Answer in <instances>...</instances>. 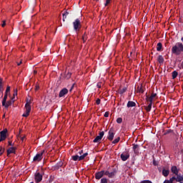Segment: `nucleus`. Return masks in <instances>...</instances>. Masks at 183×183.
Listing matches in <instances>:
<instances>
[{"mask_svg":"<svg viewBox=\"0 0 183 183\" xmlns=\"http://www.w3.org/2000/svg\"><path fill=\"white\" fill-rule=\"evenodd\" d=\"M183 52V44L181 42H177L172 48V53L174 55H181Z\"/></svg>","mask_w":183,"mask_h":183,"instance_id":"nucleus-1","label":"nucleus"},{"mask_svg":"<svg viewBox=\"0 0 183 183\" xmlns=\"http://www.w3.org/2000/svg\"><path fill=\"white\" fill-rule=\"evenodd\" d=\"M73 26L75 32H79V29L82 27V25L81 24V19H76L73 22Z\"/></svg>","mask_w":183,"mask_h":183,"instance_id":"nucleus-2","label":"nucleus"},{"mask_svg":"<svg viewBox=\"0 0 183 183\" xmlns=\"http://www.w3.org/2000/svg\"><path fill=\"white\" fill-rule=\"evenodd\" d=\"M44 154H45V150H42L40 153H37L33 159L34 162H41L42 158H44Z\"/></svg>","mask_w":183,"mask_h":183,"instance_id":"nucleus-3","label":"nucleus"},{"mask_svg":"<svg viewBox=\"0 0 183 183\" xmlns=\"http://www.w3.org/2000/svg\"><path fill=\"white\" fill-rule=\"evenodd\" d=\"M117 172V169H113L111 172H109V171H106L104 175H107L109 178H114Z\"/></svg>","mask_w":183,"mask_h":183,"instance_id":"nucleus-4","label":"nucleus"},{"mask_svg":"<svg viewBox=\"0 0 183 183\" xmlns=\"http://www.w3.org/2000/svg\"><path fill=\"white\" fill-rule=\"evenodd\" d=\"M6 134H8L7 129H4L1 132H0V142H2V141H5L6 139Z\"/></svg>","mask_w":183,"mask_h":183,"instance_id":"nucleus-5","label":"nucleus"},{"mask_svg":"<svg viewBox=\"0 0 183 183\" xmlns=\"http://www.w3.org/2000/svg\"><path fill=\"white\" fill-rule=\"evenodd\" d=\"M114 137H115V129L112 127L108 132L107 139L109 141H114Z\"/></svg>","mask_w":183,"mask_h":183,"instance_id":"nucleus-6","label":"nucleus"},{"mask_svg":"<svg viewBox=\"0 0 183 183\" xmlns=\"http://www.w3.org/2000/svg\"><path fill=\"white\" fill-rule=\"evenodd\" d=\"M104 135H105V132H104V131L101 132L99 134V135L93 140V142H94V143L99 142L101 141V139H102V138H104Z\"/></svg>","mask_w":183,"mask_h":183,"instance_id":"nucleus-7","label":"nucleus"},{"mask_svg":"<svg viewBox=\"0 0 183 183\" xmlns=\"http://www.w3.org/2000/svg\"><path fill=\"white\" fill-rule=\"evenodd\" d=\"M69 91L66 88H63L59 93V98H64L68 94Z\"/></svg>","mask_w":183,"mask_h":183,"instance_id":"nucleus-8","label":"nucleus"},{"mask_svg":"<svg viewBox=\"0 0 183 183\" xmlns=\"http://www.w3.org/2000/svg\"><path fill=\"white\" fill-rule=\"evenodd\" d=\"M34 179H35V182L36 183H39L41 182V181H42V174H41V173L39 172H36L35 174H34Z\"/></svg>","mask_w":183,"mask_h":183,"instance_id":"nucleus-9","label":"nucleus"},{"mask_svg":"<svg viewBox=\"0 0 183 183\" xmlns=\"http://www.w3.org/2000/svg\"><path fill=\"white\" fill-rule=\"evenodd\" d=\"M15 102V100H12L11 99L9 101H6V102H4V104H2V106L4 107V108H6V109H8V108H9V107H11V105L14 104V103Z\"/></svg>","mask_w":183,"mask_h":183,"instance_id":"nucleus-10","label":"nucleus"},{"mask_svg":"<svg viewBox=\"0 0 183 183\" xmlns=\"http://www.w3.org/2000/svg\"><path fill=\"white\" fill-rule=\"evenodd\" d=\"M104 175H105V171L102 170L100 172L95 173V178H96V179H101V178H102V177H104Z\"/></svg>","mask_w":183,"mask_h":183,"instance_id":"nucleus-11","label":"nucleus"},{"mask_svg":"<svg viewBox=\"0 0 183 183\" xmlns=\"http://www.w3.org/2000/svg\"><path fill=\"white\" fill-rule=\"evenodd\" d=\"M62 165H64V162H62V161L57 162L56 164L52 167L53 171H56L59 169V168H61Z\"/></svg>","mask_w":183,"mask_h":183,"instance_id":"nucleus-12","label":"nucleus"},{"mask_svg":"<svg viewBox=\"0 0 183 183\" xmlns=\"http://www.w3.org/2000/svg\"><path fill=\"white\" fill-rule=\"evenodd\" d=\"M11 154H16V147H11L7 149V157H9Z\"/></svg>","mask_w":183,"mask_h":183,"instance_id":"nucleus-13","label":"nucleus"},{"mask_svg":"<svg viewBox=\"0 0 183 183\" xmlns=\"http://www.w3.org/2000/svg\"><path fill=\"white\" fill-rule=\"evenodd\" d=\"M132 149L136 155H138L139 154V145L133 144Z\"/></svg>","mask_w":183,"mask_h":183,"instance_id":"nucleus-14","label":"nucleus"},{"mask_svg":"<svg viewBox=\"0 0 183 183\" xmlns=\"http://www.w3.org/2000/svg\"><path fill=\"white\" fill-rule=\"evenodd\" d=\"M120 158L122 161H124V162L127 161V159H129V153H127V154L122 153L120 155Z\"/></svg>","mask_w":183,"mask_h":183,"instance_id":"nucleus-15","label":"nucleus"},{"mask_svg":"<svg viewBox=\"0 0 183 183\" xmlns=\"http://www.w3.org/2000/svg\"><path fill=\"white\" fill-rule=\"evenodd\" d=\"M155 97H157V94L156 93H152L150 97L147 96V99L149 102H152V101H154V98H155Z\"/></svg>","mask_w":183,"mask_h":183,"instance_id":"nucleus-16","label":"nucleus"},{"mask_svg":"<svg viewBox=\"0 0 183 183\" xmlns=\"http://www.w3.org/2000/svg\"><path fill=\"white\" fill-rule=\"evenodd\" d=\"M26 112L31 113V102H27L25 104Z\"/></svg>","mask_w":183,"mask_h":183,"instance_id":"nucleus-17","label":"nucleus"},{"mask_svg":"<svg viewBox=\"0 0 183 183\" xmlns=\"http://www.w3.org/2000/svg\"><path fill=\"white\" fill-rule=\"evenodd\" d=\"M176 175L177 177H175L174 181H177V182H181L182 181H183V177L181 176V174H177Z\"/></svg>","mask_w":183,"mask_h":183,"instance_id":"nucleus-18","label":"nucleus"},{"mask_svg":"<svg viewBox=\"0 0 183 183\" xmlns=\"http://www.w3.org/2000/svg\"><path fill=\"white\" fill-rule=\"evenodd\" d=\"M136 106H137V104L132 101H129L127 105V108H132Z\"/></svg>","mask_w":183,"mask_h":183,"instance_id":"nucleus-19","label":"nucleus"},{"mask_svg":"<svg viewBox=\"0 0 183 183\" xmlns=\"http://www.w3.org/2000/svg\"><path fill=\"white\" fill-rule=\"evenodd\" d=\"M145 91V88H144V86H142V84H141V86L137 87V92H139V94H144Z\"/></svg>","mask_w":183,"mask_h":183,"instance_id":"nucleus-20","label":"nucleus"},{"mask_svg":"<svg viewBox=\"0 0 183 183\" xmlns=\"http://www.w3.org/2000/svg\"><path fill=\"white\" fill-rule=\"evenodd\" d=\"M171 171L174 175H178V168H177V166L172 167Z\"/></svg>","mask_w":183,"mask_h":183,"instance_id":"nucleus-21","label":"nucleus"},{"mask_svg":"<svg viewBox=\"0 0 183 183\" xmlns=\"http://www.w3.org/2000/svg\"><path fill=\"white\" fill-rule=\"evenodd\" d=\"M165 60L164 59V56H162V55H159L157 57V61L159 62V64H164V61Z\"/></svg>","mask_w":183,"mask_h":183,"instance_id":"nucleus-22","label":"nucleus"},{"mask_svg":"<svg viewBox=\"0 0 183 183\" xmlns=\"http://www.w3.org/2000/svg\"><path fill=\"white\" fill-rule=\"evenodd\" d=\"M128 88L127 87H123L122 89H119V94H120V95H122V94H125V92H127Z\"/></svg>","mask_w":183,"mask_h":183,"instance_id":"nucleus-23","label":"nucleus"},{"mask_svg":"<svg viewBox=\"0 0 183 183\" xmlns=\"http://www.w3.org/2000/svg\"><path fill=\"white\" fill-rule=\"evenodd\" d=\"M162 50V43L159 42L157 45V51H158L159 52H161Z\"/></svg>","mask_w":183,"mask_h":183,"instance_id":"nucleus-24","label":"nucleus"},{"mask_svg":"<svg viewBox=\"0 0 183 183\" xmlns=\"http://www.w3.org/2000/svg\"><path fill=\"white\" fill-rule=\"evenodd\" d=\"M152 109V102H149V105L147 107H145V109L147 112H149Z\"/></svg>","mask_w":183,"mask_h":183,"instance_id":"nucleus-25","label":"nucleus"},{"mask_svg":"<svg viewBox=\"0 0 183 183\" xmlns=\"http://www.w3.org/2000/svg\"><path fill=\"white\" fill-rule=\"evenodd\" d=\"M162 175L164 177H168V175H169V170L163 169Z\"/></svg>","mask_w":183,"mask_h":183,"instance_id":"nucleus-26","label":"nucleus"},{"mask_svg":"<svg viewBox=\"0 0 183 183\" xmlns=\"http://www.w3.org/2000/svg\"><path fill=\"white\" fill-rule=\"evenodd\" d=\"M79 158H80V156L78 155V154L71 156V159H72L73 161H81V160H79Z\"/></svg>","mask_w":183,"mask_h":183,"instance_id":"nucleus-27","label":"nucleus"},{"mask_svg":"<svg viewBox=\"0 0 183 183\" xmlns=\"http://www.w3.org/2000/svg\"><path fill=\"white\" fill-rule=\"evenodd\" d=\"M175 181V176L169 179V180H165L163 183H174Z\"/></svg>","mask_w":183,"mask_h":183,"instance_id":"nucleus-28","label":"nucleus"},{"mask_svg":"<svg viewBox=\"0 0 183 183\" xmlns=\"http://www.w3.org/2000/svg\"><path fill=\"white\" fill-rule=\"evenodd\" d=\"M86 157H88V152H86V153L83 154L82 155H81L79 157V161H82V160L85 159V158H86Z\"/></svg>","mask_w":183,"mask_h":183,"instance_id":"nucleus-29","label":"nucleus"},{"mask_svg":"<svg viewBox=\"0 0 183 183\" xmlns=\"http://www.w3.org/2000/svg\"><path fill=\"white\" fill-rule=\"evenodd\" d=\"M6 99H8V93L4 94V97L2 100L3 105H5V102H6Z\"/></svg>","mask_w":183,"mask_h":183,"instance_id":"nucleus-30","label":"nucleus"},{"mask_svg":"<svg viewBox=\"0 0 183 183\" xmlns=\"http://www.w3.org/2000/svg\"><path fill=\"white\" fill-rule=\"evenodd\" d=\"M172 79H175L178 76V71H174L172 73Z\"/></svg>","mask_w":183,"mask_h":183,"instance_id":"nucleus-31","label":"nucleus"},{"mask_svg":"<svg viewBox=\"0 0 183 183\" xmlns=\"http://www.w3.org/2000/svg\"><path fill=\"white\" fill-rule=\"evenodd\" d=\"M88 39V36H86V33H84L82 36V41L83 43L85 44L86 42V40Z\"/></svg>","mask_w":183,"mask_h":183,"instance_id":"nucleus-32","label":"nucleus"},{"mask_svg":"<svg viewBox=\"0 0 183 183\" xmlns=\"http://www.w3.org/2000/svg\"><path fill=\"white\" fill-rule=\"evenodd\" d=\"M4 92V84L2 83V79H0V92Z\"/></svg>","mask_w":183,"mask_h":183,"instance_id":"nucleus-33","label":"nucleus"},{"mask_svg":"<svg viewBox=\"0 0 183 183\" xmlns=\"http://www.w3.org/2000/svg\"><path fill=\"white\" fill-rule=\"evenodd\" d=\"M16 95H18V90H14V93L13 94V97H11V101H15V97H16Z\"/></svg>","mask_w":183,"mask_h":183,"instance_id":"nucleus-34","label":"nucleus"},{"mask_svg":"<svg viewBox=\"0 0 183 183\" xmlns=\"http://www.w3.org/2000/svg\"><path fill=\"white\" fill-rule=\"evenodd\" d=\"M121 140V137H118L117 139H115L113 142L112 144H118L119 141Z\"/></svg>","mask_w":183,"mask_h":183,"instance_id":"nucleus-35","label":"nucleus"},{"mask_svg":"<svg viewBox=\"0 0 183 183\" xmlns=\"http://www.w3.org/2000/svg\"><path fill=\"white\" fill-rule=\"evenodd\" d=\"M5 152V148H3L2 147H0V157Z\"/></svg>","mask_w":183,"mask_h":183,"instance_id":"nucleus-36","label":"nucleus"},{"mask_svg":"<svg viewBox=\"0 0 183 183\" xmlns=\"http://www.w3.org/2000/svg\"><path fill=\"white\" fill-rule=\"evenodd\" d=\"M101 183H108V179L107 178H102L101 179Z\"/></svg>","mask_w":183,"mask_h":183,"instance_id":"nucleus-37","label":"nucleus"},{"mask_svg":"<svg viewBox=\"0 0 183 183\" xmlns=\"http://www.w3.org/2000/svg\"><path fill=\"white\" fill-rule=\"evenodd\" d=\"M117 124H122V118L121 117L117 118Z\"/></svg>","mask_w":183,"mask_h":183,"instance_id":"nucleus-38","label":"nucleus"},{"mask_svg":"<svg viewBox=\"0 0 183 183\" xmlns=\"http://www.w3.org/2000/svg\"><path fill=\"white\" fill-rule=\"evenodd\" d=\"M71 75H72L70 72H68L66 74V79H69V78H71Z\"/></svg>","mask_w":183,"mask_h":183,"instance_id":"nucleus-39","label":"nucleus"},{"mask_svg":"<svg viewBox=\"0 0 183 183\" xmlns=\"http://www.w3.org/2000/svg\"><path fill=\"white\" fill-rule=\"evenodd\" d=\"M22 117H24V118H27V117H29V112H26L24 114H23Z\"/></svg>","mask_w":183,"mask_h":183,"instance_id":"nucleus-40","label":"nucleus"},{"mask_svg":"<svg viewBox=\"0 0 183 183\" xmlns=\"http://www.w3.org/2000/svg\"><path fill=\"white\" fill-rule=\"evenodd\" d=\"M8 92H11V86H8L6 87V89L5 93H6V94H8Z\"/></svg>","mask_w":183,"mask_h":183,"instance_id":"nucleus-41","label":"nucleus"},{"mask_svg":"<svg viewBox=\"0 0 183 183\" xmlns=\"http://www.w3.org/2000/svg\"><path fill=\"white\" fill-rule=\"evenodd\" d=\"M104 117L105 118H108V117H109V112H106L104 113Z\"/></svg>","mask_w":183,"mask_h":183,"instance_id":"nucleus-42","label":"nucleus"},{"mask_svg":"<svg viewBox=\"0 0 183 183\" xmlns=\"http://www.w3.org/2000/svg\"><path fill=\"white\" fill-rule=\"evenodd\" d=\"M109 4H111V0H107L104 6H108V5H109Z\"/></svg>","mask_w":183,"mask_h":183,"instance_id":"nucleus-43","label":"nucleus"},{"mask_svg":"<svg viewBox=\"0 0 183 183\" xmlns=\"http://www.w3.org/2000/svg\"><path fill=\"white\" fill-rule=\"evenodd\" d=\"M153 165H154V167H158V162H157L155 159L153 160Z\"/></svg>","mask_w":183,"mask_h":183,"instance_id":"nucleus-44","label":"nucleus"},{"mask_svg":"<svg viewBox=\"0 0 183 183\" xmlns=\"http://www.w3.org/2000/svg\"><path fill=\"white\" fill-rule=\"evenodd\" d=\"M6 25V21L5 20L2 21L1 26L4 28Z\"/></svg>","mask_w":183,"mask_h":183,"instance_id":"nucleus-45","label":"nucleus"},{"mask_svg":"<svg viewBox=\"0 0 183 183\" xmlns=\"http://www.w3.org/2000/svg\"><path fill=\"white\" fill-rule=\"evenodd\" d=\"M96 104H97V105H99V104H101V99H97V100H96Z\"/></svg>","mask_w":183,"mask_h":183,"instance_id":"nucleus-46","label":"nucleus"},{"mask_svg":"<svg viewBox=\"0 0 183 183\" xmlns=\"http://www.w3.org/2000/svg\"><path fill=\"white\" fill-rule=\"evenodd\" d=\"M62 16H63V21L64 22H65V19H66V15L63 13Z\"/></svg>","mask_w":183,"mask_h":183,"instance_id":"nucleus-47","label":"nucleus"},{"mask_svg":"<svg viewBox=\"0 0 183 183\" xmlns=\"http://www.w3.org/2000/svg\"><path fill=\"white\" fill-rule=\"evenodd\" d=\"M74 86H75V84H72V86H71V89H70V90H69L70 92H71L72 90L74 89Z\"/></svg>","mask_w":183,"mask_h":183,"instance_id":"nucleus-48","label":"nucleus"},{"mask_svg":"<svg viewBox=\"0 0 183 183\" xmlns=\"http://www.w3.org/2000/svg\"><path fill=\"white\" fill-rule=\"evenodd\" d=\"M63 14H64V15H66V16L69 15V12H68L67 11H65Z\"/></svg>","mask_w":183,"mask_h":183,"instance_id":"nucleus-49","label":"nucleus"},{"mask_svg":"<svg viewBox=\"0 0 183 183\" xmlns=\"http://www.w3.org/2000/svg\"><path fill=\"white\" fill-rule=\"evenodd\" d=\"M101 85H102L101 82L97 83V88H101Z\"/></svg>","mask_w":183,"mask_h":183,"instance_id":"nucleus-50","label":"nucleus"},{"mask_svg":"<svg viewBox=\"0 0 183 183\" xmlns=\"http://www.w3.org/2000/svg\"><path fill=\"white\" fill-rule=\"evenodd\" d=\"M38 89H39V86H35V91H38Z\"/></svg>","mask_w":183,"mask_h":183,"instance_id":"nucleus-51","label":"nucleus"},{"mask_svg":"<svg viewBox=\"0 0 183 183\" xmlns=\"http://www.w3.org/2000/svg\"><path fill=\"white\" fill-rule=\"evenodd\" d=\"M9 145L10 147H14V144H12V142H9Z\"/></svg>","mask_w":183,"mask_h":183,"instance_id":"nucleus-52","label":"nucleus"},{"mask_svg":"<svg viewBox=\"0 0 183 183\" xmlns=\"http://www.w3.org/2000/svg\"><path fill=\"white\" fill-rule=\"evenodd\" d=\"M82 154H84V150H81L79 152V155H82Z\"/></svg>","mask_w":183,"mask_h":183,"instance_id":"nucleus-53","label":"nucleus"},{"mask_svg":"<svg viewBox=\"0 0 183 183\" xmlns=\"http://www.w3.org/2000/svg\"><path fill=\"white\" fill-rule=\"evenodd\" d=\"M24 139H25V137H21V141H22V142H24Z\"/></svg>","mask_w":183,"mask_h":183,"instance_id":"nucleus-54","label":"nucleus"},{"mask_svg":"<svg viewBox=\"0 0 183 183\" xmlns=\"http://www.w3.org/2000/svg\"><path fill=\"white\" fill-rule=\"evenodd\" d=\"M22 64V61H20L19 63L17 64L18 66L21 65Z\"/></svg>","mask_w":183,"mask_h":183,"instance_id":"nucleus-55","label":"nucleus"},{"mask_svg":"<svg viewBox=\"0 0 183 183\" xmlns=\"http://www.w3.org/2000/svg\"><path fill=\"white\" fill-rule=\"evenodd\" d=\"M38 71H36V70L34 71V74H37Z\"/></svg>","mask_w":183,"mask_h":183,"instance_id":"nucleus-56","label":"nucleus"},{"mask_svg":"<svg viewBox=\"0 0 183 183\" xmlns=\"http://www.w3.org/2000/svg\"><path fill=\"white\" fill-rule=\"evenodd\" d=\"M182 69H183V61H182Z\"/></svg>","mask_w":183,"mask_h":183,"instance_id":"nucleus-57","label":"nucleus"},{"mask_svg":"<svg viewBox=\"0 0 183 183\" xmlns=\"http://www.w3.org/2000/svg\"><path fill=\"white\" fill-rule=\"evenodd\" d=\"M179 22H182V21L181 19H179Z\"/></svg>","mask_w":183,"mask_h":183,"instance_id":"nucleus-58","label":"nucleus"},{"mask_svg":"<svg viewBox=\"0 0 183 183\" xmlns=\"http://www.w3.org/2000/svg\"><path fill=\"white\" fill-rule=\"evenodd\" d=\"M179 183H183V180L182 182H179Z\"/></svg>","mask_w":183,"mask_h":183,"instance_id":"nucleus-59","label":"nucleus"},{"mask_svg":"<svg viewBox=\"0 0 183 183\" xmlns=\"http://www.w3.org/2000/svg\"><path fill=\"white\" fill-rule=\"evenodd\" d=\"M96 1H99V0H96Z\"/></svg>","mask_w":183,"mask_h":183,"instance_id":"nucleus-60","label":"nucleus"}]
</instances>
